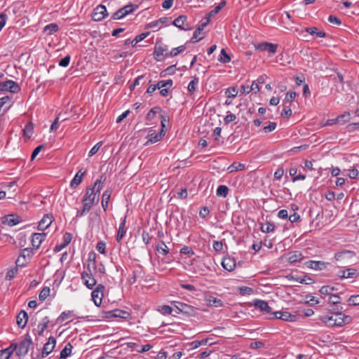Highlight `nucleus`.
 Segmentation results:
<instances>
[{
	"label": "nucleus",
	"instance_id": "obj_1",
	"mask_svg": "<svg viewBox=\"0 0 359 359\" xmlns=\"http://www.w3.org/2000/svg\"><path fill=\"white\" fill-rule=\"evenodd\" d=\"M168 47L167 45L162 43H156L154 46V56L156 61L161 62L163 60L165 57H169Z\"/></svg>",
	"mask_w": 359,
	"mask_h": 359
},
{
	"label": "nucleus",
	"instance_id": "obj_2",
	"mask_svg": "<svg viewBox=\"0 0 359 359\" xmlns=\"http://www.w3.org/2000/svg\"><path fill=\"white\" fill-rule=\"evenodd\" d=\"M32 339L29 334H27L25 338L22 340L19 346L17 345L16 354L18 356H25L29 349V346L32 344Z\"/></svg>",
	"mask_w": 359,
	"mask_h": 359
},
{
	"label": "nucleus",
	"instance_id": "obj_3",
	"mask_svg": "<svg viewBox=\"0 0 359 359\" xmlns=\"http://www.w3.org/2000/svg\"><path fill=\"white\" fill-rule=\"evenodd\" d=\"M138 8L137 5H134L132 4H130L128 5H126L120 9H118L117 11H116L111 16L112 20H120L122 19L123 17L126 16L127 15L133 13L134 11H135Z\"/></svg>",
	"mask_w": 359,
	"mask_h": 359
},
{
	"label": "nucleus",
	"instance_id": "obj_4",
	"mask_svg": "<svg viewBox=\"0 0 359 359\" xmlns=\"http://www.w3.org/2000/svg\"><path fill=\"white\" fill-rule=\"evenodd\" d=\"M99 195L95 188L93 187L90 188L88 187L82 201H86L93 205L96 204L99 201Z\"/></svg>",
	"mask_w": 359,
	"mask_h": 359
},
{
	"label": "nucleus",
	"instance_id": "obj_5",
	"mask_svg": "<svg viewBox=\"0 0 359 359\" xmlns=\"http://www.w3.org/2000/svg\"><path fill=\"white\" fill-rule=\"evenodd\" d=\"M1 91H9L12 93H17L20 90V86L13 80H7L0 83Z\"/></svg>",
	"mask_w": 359,
	"mask_h": 359
},
{
	"label": "nucleus",
	"instance_id": "obj_6",
	"mask_svg": "<svg viewBox=\"0 0 359 359\" xmlns=\"http://www.w3.org/2000/svg\"><path fill=\"white\" fill-rule=\"evenodd\" d=\"M104 288L103 285L99 284L91 293L92 299L97 306H100L102 304Z\"/></svg>",
	"mask_w": 359,
	"mask_h": 359
},
{
	"label": "nucleus",
	"instance_id": "obj_7",
	"mask_svg": "<svg viewBox=\"0 0 359 359\" xmlns=\"http://www.w3.org/2000/svg\"><path fill=\"white\" fill-rule=\"evenodd\" d=\"M108 15V13L105 6L98 5L93 12L92 18L94 21H100Z\"/></svg>",
	"mask_w": 359,
	"mask_h": 359
},
{
	"label": "nucleus",
	"instance_id": "obj_8",
	"mask_svg": "<svg viewBox=\"0 0 359 359\" xmlns=\"http://www.w3.org/2000/svg\"><path fill=\"white\" fill-rule=\"evenodd\" d=\"M81 280H83V284L90 290H92L97 283V280L92 274V271H90V273L88 271L82 272Z\"/></svg>",
	"mask_w": 359,
	"mask_h": 359
},
{
	"label": "nucleus",
	"instance_id": "obj_9",
	"mask_svg": "<svg viewBox=\"0 0 359 359\" xmlns=\"http://www.w3.org/2000/svg\"><path fill=\"white\" fill-rule=\"evenodd\" d=\"M330 264L328 262H323V261H314L309 260L304 263V265L311 269L316 271H323L325 270Z\"/></svg>",
	"mask_w": 359,
	"mask_h": 359
},
{
	"label": "nucleus",
	"instance_id": "obj_10",
	"mask_svg": "<svg viewBox=\"0 0 359 359\" xmlns=\"http://www.w3.org/2000/svg\"><path fill=\"white\" fill-rule=\"evenodd\" d=\"M56 344V339L54 337H50L48 341L46 343L43 347L41 353V358L46 357L50 354L55 348Z\"/></svg>",
	"mask_w": 359,
	"mask_h": 359
},
{
	"label": "nucleus",
	"instance_id": "obj_11",
	"mask_svg": "<svg viewBox=\"0 0 359 359\" xmlns=\"http://www.w3.org/2000/svg\"><path fill=\"white\" fill-rule=\"evenodd\" d=\"M278 45L269 42H263L259 43L256 46V49L261 51H268L269 53L274 54L277 51Z\"/></svg>",
	"mask_w": 359,
	"mask_h": 359
},
{
	"label": "nucleus",
	"instance_id": "obj_12",
	"mask_svg": "<svg viewBox=\"0 0 359 359\" xmlns=\"http://www.w3.org/2000/svg\"><path fill=\"white\" fill-rule=\"evenodd\" d=\"M274 318L281 319L285 321L293 322L296 320V316L287 311H276L273 313Z\"/></svg>",
	"mask_w": 359,
	"mask_h": 359
},
{
	"label": "nucleus",
	"instance_id": "obj_13",
	"mask_svg": "<svg viewBox=\"0 0 359 359\" xmlns=\"http://www.w3.org/2000/svg\"><path fill=\"white\" fill-rule=\"evenodd\" d=\"M340 299L341 297L337 294H330L329 297V303L335 306V307L333 308V311L337 316H341V311L343 308L338 305L340 303Z\"/></svg>",
	"mask_w": 359,
	"mask_h": 359
},
{
	"label": "nucleus",
	"instance_id": "obj_14",
	"mask_svg": "<svg viewBox=\"0 0 359 359\" xmlns=\"http://www.w3.org/2000/svg\"><path fill=\"white\" fill-rule=\"evenodd\" d=\"M46 233H34L32 236V245L35 249H38L42 242L45 240Z\"/></svg>",
	"mask_w": 359,
	"mask_h": 359
},
{
	"label": "nucleus",
	"instance_id": "obj_15",
	"mask_svg": "<svg viewBox=\"0 0 359 359\" xmlns=\"http://www.w3.org/2000/svg\"><path fill=\"white\" fill-rule=\"evenodd\" d=\"M174 306L176 309L179 311L178 313H184L187 314H191L194 312V307L191 306H189L187 304L180 302H175L173 303Z\"/></svg>",
	"mask_w": 359,
	"mask_h": 359
},
{
	"label": "nucleus",
	"instance_id": "obj_16",
	"mask_svg": "<svg viewBox=\"0 0 359 359\" xmlns=\"http://www.w3.org/2000/svg\"><path fill=\"white\" fill-rule=\"evenodd\" d=\"M254 306H255V308L259 309L262 311H265L269 314L273 315V313H274L272 311L271 306H269V304L264 300H255L254 302Z\"/></svg>",
	"mask_w": 359,
	"mask_h": 359
},
{
	"label": "nucleus",
	"instance_id": "obj_17",
	"mask_svg": "<svg viewBox=\"0 0 359 359\" xmlns=\"http://www.w3.org/2000/svg\"><path fill=\"white\" fill-rule=\"evenodd\" d=\"M53 218L51 215H45L39 223L37 229L39 231H43L46 229L53 222Z\"/></svg>",
	"mask_w": 359,
	"mask_h": 359
},
{
	"label": "nucleus",
	"instance_id": "obj_18",
	"mask_svg": "<svg viewBox=\"0 0 359 359\" xmlns=\"http://www.w3.org/2000/svg\"><path fill=\"white\" fill-rule=\"evenodd\" d=\"M187 18L186 15H182L177 18L172 24L182 30H189L191 28L186 25Z\"/></svg>",
	"mask_w": 359,
	"mask_h": 359
},
{
	"label": "nucleus",
	"instance_id": "obj_19",
	"mask_svg": "<svg viewBox=\"0 0 359 359\" xmlns=\"http://www.w3.org/2000/svg\"><path fill=\"white\" fill-rule=\"evenodd\" d=\"M355 254L354 252L351 250H343L341 252H336L334 254V259L337 261H342L345 259H351L355 257Z\"/></svg>",
	"mask_w": 359,
	"mask_h": 359
},
{
	"label": "nucleus",
	"instance_id": "obj_20",
	"mask_svg": "<svg viewBox=\"0 0 359 359\" xmlns=\"http://www.w3.org/2000/svg\"><path fill=\"white\" fill-rule=\"evenodd\" d=\"M222 265L225 270L232 271L236 267V260L233 257H224L222 262Z\"/></svg>",
	"mask_w": 359,
	"mask_h": 359
},
{
	"label": "nucleus",
	"instance_id": "obj_21",
	"mask_svg": "<svg viewBox=\"0 0 359 359\" xmlns=\"http://www.w3.org/2000/svg\"><path fill=\"white\" fill-rule=\"evenodd\" d=\"M2 219V222L4 224H6L10 226H13L19 224L21 221L20 217L16 215H8L4 216Z\"/></svg>",
	"mask_w": 359,
	"mask_h": 359
},
{
	"label": "nucleus",
	"instance_id": "obj_22",
	"mask_svg": "<svg viewBox=\"0 0 359 359\" xmlns=\"http://www.w3.org/2000/svg\"><path fill=\"white\" fill-rule=\"evenodd\" d=\"M17 349V344H11L9 347L0 351V359H9Z\"/></svg>",
	"mask_w": 359,
	"mask_h": 359
},
{
	"label": "nucleus",
	"instance_id": "obj_23",
	"mask_svg": "<svg viewBox=\"0 0 359 359\" xmlns=\"http://www.w3.org/2000/svg\"><path fill=\"white\" fill-rule=\"evenodd\" d=\"M126 216H125L122 221L121 222L120 224H119V227H118V233H117V235H116V241L117 242H121V240L123 239V238L125 236L126 233Z\"/></svg>",
	"mask_w": 359,
	"mask_h": 359
},
{
	"label": "nucleus",
	"instance_id": "obj_24",
	"mask_svg": "<svg viewBox=\"0 0 359 359\" xmlns=\"http://www.w3.org/2000/svg\"><path fill=\"white\" fill-rule=\"evenodd\" d=\"M85 174H86V170H83V169H80L76 172V174L75 175L74 178L72 179V180L70 183L71 187L75 188L77 186H79L81 184V182H82L83 177L85 175Z\"/></svg>",
	"mask_w": 359,
	"mask_h": 359
},
{
	"label": "nucleus",
	"instance_id": "obj_25",
	"mask_svg": "<svg viewBox=\"0 0 359 359\" xmlns=\"http://www.w3.org/2000/svg\"><path fill=\"white\" fill-rule=\"evenodd\" d=\"M17 324L21 327L24 328L28 320V315L27 313L25 311H21L17 316Z\"/></svg>",
	"mask_w": 359,
	"mask_h": 359
},
{
	"label": "nucleus",
	"instance_id": "obj_26",
	"mask_svg": "<svg viewBox=\"0 0 359 359\" xmlns=\"http://www.w3.org/2000/svg\"><path fill=\"white\" fill-rule=\"evenodd\" d=\"M111 193L112 190L111 189H107L102 194L101 203L104 212L107 211Z\"/></svg>",
	"mask_w": 359,
	"mask_h": 359
},
{
	"label": "nucleus",
	"instance_id": "obj_27",
	"mask_svg": "<svg viewBox=\"0 0 359 359\" xmlns=\"http://www.w3.org/2000/svg\"><path fill=\"white\" fill-rule=\"evenodd\" d=\"M96 268V254L94 252H90L88 257L87 271L90 273L91 269L95 270Z\"/></svg>",
	"mask_w": 359,
	"mask_h": 359
},
{
	"label": "nucleus",
	"instance_id": "obj_28",
	"mask_svg": "<svg viewBox=\"0 0 359 359\" xmlns=\"http://www.w3.org/2000/svg\"><path fill=\"white\" fill-rule=\"evenodd\" d=\"M304 259L302 253L299 251L290 252L288 254L287 260L290 263L300 262Z\"/></svg>",
	"mask_w": 359,
	"mask_h": 359
},
{
	"label": "nucleus",
	"instance_id": "obj_29",
	"mask_svg": "<svg viewBox=\"0 0 359 359\" xmlns=\"http://www.w3.org/2000/svg\"><path fill=\"white\" fill-rule=\"evenodd\" d=\"M304 31L315 37H325L326 34L316 27H306Z\"/></svg>",
	"mask_w": 359,
	"mask_h": 359
},
{
	"label": "nucleus",
	"instance_id": "obj_30",
	"mask_svg": "<svg viewBox=\"0 0 359 359\" xmlns=\"http://www.w3.org/2000/svg\"><path fill=\"white\" fill-rule=\"evenodd\" d=\"M286 278L290 280H295L302 284H311L313 283V280L310 277L304 276V278H296L292 274H289Z\"/></svg>",
	"mask_w": 359,
	"mask_h": 359
},
{
	"label": "nucleus",
	"instance_id": "obj_31",
	"mask_svg": "<svg viewBox=\"0 0 359 359\" xmlns=\"http://www.w3.org/2000/svg\"><path fill=\"white\" fill-rule=\"evenodd\" d=\"M49 323L50 320L48 316L44 317L42 319L41 322H40L37 326L39 335H43V332L48 327Z\"/></svg>",
	"mask_w": 359,
	"mask_h": 359
},
{
	"label": "nucleus",
	"instance_id": "obj_32",
	"mask_svg": "<svg viewBox=\"0 0 359 359\" xmlns=\"http://www.w3.org/2000/svg\"><path fill=\"white\" fill-rule=\"evenodd\" d=\"M208 304L209 306H215L216 308L221 307L223 306V302L216 297L210 296L206 299Z\"/></svg>",
	"mask_w": 359,
	"mask_h": 359
},
{
	"label": "nucleus",
	"instance_id": "obj_33",
	"mask_svg": "<svg viewBox=\"0 0 359 359\" xmlns=\"http://www.w3.org/2000/svg\"><path fill=\"white\" fill-rule=\"evenodd\" d=\"M73 348L72 345L70 342L67 343L65 348L61 351L60 354V358L63 359L66 358L67 357L71 355L72 354V350Z\"/></svg>",
	"mask_w": 359,
	"mask_h": 359
},
{
	"label": "nucleus",
	"instance_id": "obj_34",
	"mask_svg": "<svg viewBox=\"0 0 359 359\" xmlns=\"http://www.w3.org/2000/svg\"><path fill=\"white\" fill-rule=\"evenodd\" d=\"M245 164L241 163H233L227 168L228 172L231 173L236 171L243 170L245 169Z\"/></svg>",
	"mask_w": 359,
	"mask_h": 359
},
{
	"label": "nucleus",
	"instance_id": "obj_35",
	"mask_svg": "<svg viewBox=\"0 0 359 359\" xmlns=\"http://www.w3.org/2000/svg\"><path fill=\"white\" fill-rule=\"evenodd\" d=\"M106 179L107 177L105 176V175L102 174L100 176V179H97L95 182L93 187L97 189V192H98V194H100V191L102 190L103 187V183L105 182Z\"/></svg>",
	"mask_w": 359,
	"mask_h": 359
},
{
	"label": "nucleus",
	"instance_id": "obj_36",
	"mask_svg": "<svg viewBox=\"0 0 359 359\" xmlns=\"http://www.w3.org/2000/svg\"><path fill=\"white\" fill-rule=\"evenodd\" d=\"M156 250L158 253L166 255L169 252V248L163 241H159L156 245Z\"/></svg>",
	"mask_w": 359,
	"mask_h": 359
},
{
	"label": "nucleus",
	"instance_id": "obj_37",
	"mask_svg": "<svg viewBox=\"0 0 359 359\" xmlns=\"http://www.w3.org/2000/svg\"><path fill=\"white\" fill-rule=\"evenodd\" d=\"M34 255V250L31 248H27L22 250L20 257L23 258V259H27L29 261Z\"/></svg>",
	"mask_w": 359,
	"mask_h": 359
},
{
	"label": "nucleus",
	"instance_id": "obj_38",
	"mask_svg": "<svg viewBox=\"0 0 359 359\" xmlns=\"http://www.w3.org/2000/svg\"><path fill=\"white\" fill-rule=\"evenodd\" d=\"M276 226L274 224L266 222L262 224L261 231L264 233H271L275 230Z\"/></svg>",
	"mask_w": 359,
	"mask_h": 359
},
{
	"label": "nucleus",
	"instance_id": "obj_39",
	"mask_svg": "<svg viewBox=\"0 0 359 359\" xmlns=\"http://www.w3.org/2000/svg\"><path fill=\"white\" fill-rule=\"evenodd\" d=\"M114 316L115 318H121L123 319H128L130 317V313L126 311L121 309L114 310Z\"/></svg>",
	"mask_w": 359,
	"mask_h": 359
},
{
	"label": "nucleus",
	"instance_id": "obj_40",
	"mask_svg": "<svg viewBox=\"0 0 359 359\" xmlns=\"http://www.w3.org/2000/svg\"><path fill=\"white\" fill-rule=\"evenodd\" d=\"M229 193V188L225 185L218 187L216 194L217 196L226 198Z\"/></svg>",
	"mask_w": 359,
	"mask_h": 359
},
{
	"label": "nucleus",
	"instance_id": "obj_41",
	"mask_svg": "<svg viewBox=\"0 0 359 359\" xmlns=\"http://www.w3.org/2000/svg\"><path fill=\"white\" fill-rule=\"evenodd\" d=\"M164 135H165V132L163 130H161L160 133L156 134L155 135H153L152 134H149L150 138L148 140L147 143V144L148 143L153 144V143L157 142L158 141L161 140V139L162 138V137Z\"/></svg>",
	"mask_w": 359,
	"mask_h": 359
},
{
	"label": "nucleus",
	"instance_id": "obj_42",
	"mask_svg": "<svg viewBox=\"0 0 359 359\" xmlns=\"http://www.w3.org/2000/svg\"><path fill=\"white\" fill-rule=\"evenodd\" d=\"M58 26L55 23H50L44 27V32L50 35L58 30Z\"/></svg>",
	"mask_w": 359,
	"mask_h": 359
},
{
	"label": "nucleus",
	"instance_id": "obj_43",
	"mask_svg": "<svg viewBox=\"0 0 359 359\" xmlns=\"http://www.w3.org/2000/svg\"><path fill=\"white\" fill-rule=\"evenodd\" d=\"M198 84V78L197 77H194V79L189 82V85H188V90L190 93H194L196 90V87Z\"/></svg>",
	"mask_w": 359,
	"mask_h": 359
},
{
	"label": "nucleus",
	"instance_id": "obj_44",
	"mask_svg": "<svg viewBox=\"0 0 359 359\" xmlns=\"http://www.w3.org/2000/svg\"><path fill=\"white\" fill-rule=\"evenodd\" d=\"M226 4V3L225 1H222L212 11H211L206 15H208V18H210L211 16L218 13L220 11V10L225 6Z\"/></svg>",
	"mask_w": 359,
	"mask_h": 359
},
{
	"label": "nucleus",
	"instance_id": "obj_45",
	"mask_svg": "<svg viewBox=\"0 0 359 359\" xmlns=\"http://www.w3.org/2000/svg\"><path fill=\"white\" fill-rule=\"evenodd\" d=\"M337 118H339V123L344 124L350 121L351 114L348 111H345L344 114L338 116Z\"/></svg>",
	"mask_w": 359,
	"mask_h": 359
},
{
	"label": "nucleus",
	"instance_id": "obj_46",
	"mask_svg": "<svg viewBox=\"0 0 359 359\" xmlns=\"http://www.w3.org/2000/svg\"><path fill=\"white\" fill-rule=\"evenodd\" d=\"M24 136L30 138L34 133V126L32 123H28L25 126L24 130Z\"/></svg>",
	"mask_w": 359,
	"mask_h": 359
},
{
	"label": "nucleus",
	"instance_id": "obj_47",
	"mask_svg": "<svg viewBox=\"0 0 359 359\" xmlns=\"http://www.w3.org/2000/svg\"><path fill=\"white\" fill-rule=\"evenodd\" d=\"M185 46H180L179 47L174 48L169 52V54L168 55H169V57H175L180 53H182L185 50Z\"/></svg>",
	"mask_w": 359,
	"mask_h": 359
},
{
	"label": "nucleus",
	"instance_id": "obj_48",
	"mask_svg": "<svg viewBox=\"0 0 359 359\" xmlns=\"http://www.w3.org/2000/svg\"><path fill=\"white\" fill-rule=\"evenodd\" d=\"M218 60L222 63H227L231 60L230 56L227 54L224 48L221 50V55L218 58Z\"/></svg>",
	"mask_w": 359,
	"mask_h": 359
},
{
	"label": "nucleus",
	"instance_id": "obj_49",
	"mask_svg": "<svg viewBox=\"0 0 359 359\" xmlns=\"http://www.w3.org/2000/svg\"><path fill=\"white\" fill-rule=\"evenodd\" d=\"M172 83L173 82L172 79L159 81L157 83L158 89L163 88H170L172 86Z\"/></svg>",
	"mask_w": 359,
	"mask_h": 359
},
{
	"label": "nucleus",
	"instance_id": "obj_50",
	"mask_svg": "<svg viewBox=\"0 0 359 359\" xmlns=\"http://www.w3.org/2000/svg\"><path fill=\"white\" fill-rule=\"evenodd\" d=\"M345 172H346L347 175L351 179H356L359 175L358 170L356 169L355 167H353L350 169L344 170Z\"/></svg>",
	"mask_w": 359,
	"mask_h": 359
},
{
	"label": "nucleus",
	"instance_id": "obj_51",
	"mask_svg": "<svg viewBox=\"0 0 359 359\" xmlns=\"http://www.w3.org/2000/svg\"><path fill=\"white\" fill-rule=\"evenodd\" d=\"M238 90L235 87H230L225 91V95L228 98H234L237 96Z\"/></svg>",
	"mask_w": 359,
	"mask_h": 359
},
{
	"label": "nucleus",
	"instance_id": "obj_52",
	"mask_svg": "<svg viewBox=\"0 0 359 359\" xmlns=\"http://www.w3.org/2000/svg\"><path fill=\"white\" fill-rule=\"evenodd\" d=\"M50 295V288L48 287H43L39 293V299L44 301Z\"/></svg>",
	"mask_w": 359,
	"mask_h": 359
},
{
	"label": "nucleus",
	"instance_id": "obj_53",
	"mask_svg": "<svg viewBox=\"0 0 359 359\" xmlns=\"http://www.w3.org/2000/svg\"><path fill=\"white\" fill-rule=\"evenodd\" d=\"M334 318L333 316H324L321 318L323 322L328 326H334L336 324H334Z\"/></svg>",
	"mask_w": 359,
	"mask_h": 359
},
{
	"label": "nucleus",
	"instance_id": "obj_54",
	"mask_svg": "<svg viewBox=\"0 0 359 359\" xmlns=\"http://www.w3.org/2000/svg\"><path fill=\"white\" fill-rule=\"evenodd\" d=\"M350 320H351V318L349 316H344V317L342 318H340V321H338L337 318H336L334 320V324H336L337 326H342L344 324L348 323L350 322Z\"/></svg>",
	"mask_w": 359,
	"mask_h": 359
},
{
	"label": "nucleus",
	"instance_id": "obj_55",
	"mask_svg": "<svg viewBox=\"0 0 359 359\" xmlns=\"http://www.w3.org/2000/svg\"><path fill=\"white\" fill-rule=\"evenodd\" d=\"M160 111H161V108L158 107H154L151 109H150V111L147 114V116H146L147 120H151L152 118H154L155 115Z\"/></svg>",
	"mask_w": 359,
	"mask_h": 359
},
{
	"label": "nucleus",
	"instance_id": "obj_56",
	"mask_svg": "<svg viewBox=\"0 0 359 359\" xmlns=\"http://www.w3.org/2000/svg\"><path fill=\"white\" fill-rule=\"evenodd\" d=\"M18 269L17 267H14V268L10 269L6 273V279L8 280H12L15 277V276L18 273Z\"/></svg>",
	"mask_w": 359,
	"mask_h": 359
},
{
	"label": "nucleus",
	"instance_id": "obj_57",
	"mask_svg": "<svg viewBox=\"0 0 359 359\" xmlns=\"http://www.w3.org/2000/svg\"><path fill=\"white\" fill-rule=\"evenodd\" d=\"M276 126H277V124L276 122H269V124L266 126H264L262 130L265 133H269L273 131L276 129Z\"/></svg>",
	"mask_w": 359,
	"mask_h": 359
},
{
	"label": "nucleus",
	"instance_id": "obj_58",
	"mask_svg": "<svg viewBox=\"0 0 359 359\" xmlns=\"http://www.w3.org/2000/svg\"><path fill=\"white\" fill-rule=\"evenodd\" d=\"M71 316H72V311H63L57 318V321L63 322Z\"/></svg>",
	"mask_w": 359,
	"mask_h": 359
},
{
	"label": "nucleus",
	"instance_id": "obj_59",
	"mask_svg": "<svg viewBox=\"0 0 359 359\" xmlns=\"http://www.w3.org/2000/svg\"><path fill=\"white\" fill-rule=\"evenodd\" d=\"M149 32H145L136 36L135 38L133 39V46H135L137 43L144 40L145 38H147L149 36Z\"/></svg>",
	"mask_w": 359,
	"mask_h": 359
},
{
	"label": "nucleus",
	"instance_id": "obj_60",
	"mask_svg": "<svg viewBox=\"0 0 359 359\" xmlns=\"http://www.w3.org/2000/svg\"><path fill=\"white\" fill-rule=\"evenodd\" d=\"M158 311L163 315L171 314L172 308L168 305H163L158 309Z\"/></svg>",
	"mask_w": 359,
	"mask_h": 359
},
{
	"label": "nucleus",
	"instance_id": "obj_61",
	"mask_svg": "<svg viewBox=\"0 0 359 359\" xmlns=\"http://www.w3.org/2000/svg\"><path fill=\"white\" fill-rule=\"evenodd\" d=\"M348 304L353 306H358L359 305V294L352 295L348 299Z\"/></svg>",
	"mask_w": 359,
	"mask_h": 359
},
{
	"label": "nucleus",
	"instance_id": "obj_62",
	"mask_svg": "<svg viewBox=\"0 0 359 359\" xmlns=\"http://www.w3.org/2000/svg\"><path fill=\"white\" fill-rule=\"evenodd\" d=\"M70 60H71L70 55H67L59 61L58 65L60 67H66L69 65Z\"/></svg>",
	"mask_w": 359,
	"mask_h": 359
},
{
	"label": "nucleus",
	"instance_id": "obj_63",
	"mask_svg": "<svg viewBox=\"0 0 359 359\" xmlns=\"http://www.w3.org/2000/svg\"><path fill=\"white\" fill-rule=\"evenodd\" d=\"M296 93L292 91H289L286 93L285 97L284 100L285 102H291L296 97Z\"/></svg>",
	"mask_w": 359,
	"mask_h": 359
},
{
	"label": "nucleus",
	"instance_id": "obj_64",
	"mask_svg": "<svg viewBox=\"0 0 359 359\" xmlns=\"http://www.w3.org/2000/svg\"><path fill=\"white\" fill-rule=\"evenodd\" d=\"M236 118V116L235 114L231 113L230 111H228L226 116L224 118V121L226 124H229V123L235 121Z\"/></svg>",
	"mask_w": 359,
	"mask_h": 359
}]
</instances>
